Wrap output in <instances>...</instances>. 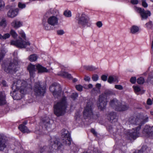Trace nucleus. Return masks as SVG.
<instances>
[{"mask_svg": "<svg viewBox=\"0 0 153 153\" xmlns=\"http://www.w3.org/2000/svg\"><path fill=\"white\" fill-rule=\"evenodd\" d=\"M51 146L49 147L44 146L41 147L39 149V152L38 153H42L45 150L48 152H52L54 149H59L62 147L63 145H70L71 144V140L70 137L64 138L63 139V144L61 143L59 141V139L53 137L51 140Z\"/></svg>", "mask_w": 153, "mask_h": 153, "instance_id": "obj_1", "label": "nucleus"}, {"mask_svg": "<svg viewBox=\"0 0 153 153\" xmlns=\"http://www.w3.org/2000/svg\"><path fill=\"white\" fill-rule=\"evenodd\" d=\"M65 97H63L62 99L54 106V113L58 117L63 115L67 107V103Z\"/></svg>", "mask_w": 153, "mask_h": 153, "instance_id": "obj_2", "label": "nucleus"}, {"mask_svg": "<svg viewBox=\"0 0 153 153\" xmlns=\"http://www.w3.org/2000/svg\"><path fill=\"white\" fill-rule=\"evenodd\" d=\"M30 87V85H28L26 81L21 80L14 82L11 87L13 92L19 90L20 92L22 94H25L29 88Z\"/></svg>", "mask_w": 153, "mask_h": 153, "instance_id": "obj_3", "label": "nucleus"}, {"mask_svg": "<svg viewBox=\"0 0 153 153\" xmlns=\"http://www.w3.org/2000/svg\"><path fill=\"white\" fill-rule=\"evenodd\" d=\"M109 105L116 111H120L126 110L129 108L126 103L120 101L116 98L110 100Z\"/></svg>", "mask_w": 153, "mask_h": 153, "instance_id": "obj_4", "label": "nucleus"}, {"mask_svg": "<svg viewBox=\"0 0 153 153\" xmlns=\"http://www.w3.org/2000/svg\"><path fill=\"white\" fill-rule=\"evenodd\" d=\"M11 45H15L18 48H26L27 46L30 45L29 42L27 40L23 39L21 37H19L18 39L16 41L12 40L10 42Z\"/></svg>", "mask_w": 153, "mask_h": 153, "instance_id": "obj_5", "label": "nucleus"}, {"mask_svg": "<svg viewBox=\"0 0 153 153\" xmlns=\"http://www.w3.org/2000/svg\"><path fill=\"white\" fill-rule=\"evenodd\" d=\"M19 60L17 58L14 59L13 62H10L7 67L4 69V71L7 73H11L13 72H16L19 69L18 63Z\"/></svg>", "mask_w": 153, "mask_h": 153, "instance_id": "obj_6", "label": "nucleus"}, {"mask_svg": "<svg viewBox=\"0 0 153 153\" xmlns=\"http://www.w3.org/2000/svg\"><path fill=\"white\" fill-rule=\"evenodd\" d=\"M51 91L52 92L55 98H58L60 97L62 90L60 86L56 83H53L50 87Z\"/></svg>", "mask_w": 153, "mask_h": 153, "instance_id": "obj_7", "label": "nucleus"}, {"mask_svg": "<svg viewBox=\"0 0 153 153\" xmlns=\"http://www.w3.org/2000/svg\"><path fill=\"white\" fill-rule=\"evenodd\" d=\"M40 84L39 82L35 83L33 87L35 94L36 96H42L45 93V88L41 87Z\"/></svg>", "mask_w": 153, "mask_h": 153, "instance_id": "obj_8", "label": "nucleus"}, {"mask_svg": "<svg viewBox=\"0 0 153 153\" xmlns=\"http://www.w3.org/2000/svg\"><path fill=\"white\" fill-rule=\"evenodd\" d=\"M108 102V100L103 95H100L97 103L98 109L101 111L105 109Z\"/></svg>", "mask_w": 153, "mask_h": 153, "instance_id": "obj_9", "label": "nucleus"}, {"mask_svg": "<svg viewBox=\"0 0 153 153\" xmlns=\"http://www.w3.org/2000/svg\"><path fill=\"white\" fill-rule=\"evenodd\" d=\"M78 24L83 27L89 26V18L85 14H82L78 19Z\"/></svg>", "mask_w": 153, "mask_h": 153, "instance_id": "obj_10", "label": "nucleus"}, {"mask_svg": "<svg viewBox=\"0 0 153 153\" xmlns=\"http://www.w3.org/2000/svg\"><path fill=\"white\" fill-rule=\"evenodd\" d=\"M93 103L91 101L88 102L83 111V115L86 117H91L93 115Z\"/></svg>", "mask_w": 153, "mask_h": 153, "instance_id": "obj_11", "label": "nucleus"}, {"mask_svg": "<svg viewBox=\"0 0 153 153\" xmlns=\"http://www.w3.org/2000/svg\"><path fill=\"white\" fill-rule=\"evenodd\" d=\"M136 10L138 12L140 13L142 19H146L148 16H151V13L149 11H145L144 9L139 7H136Z\"/></svg>", "mask_w": 153, "mask_h": 153, "instance_id": "obj_12", "label": "nucleus"}, {"mask_svg": "<svg viewBox=\"0 0 153 153\" xmlns=\"http://www.w3.org/2000/svg\"><path fill=\"white\" fill-rule=\"evenodd\" d=\"M7 145L6 137L2 134H0V151H2Z\"/></svg>", "mask_w": 153, "mask_h": 153, "instance_id": "obj_13", "label": "nucleus"}, {"mask_svg": "<svg viewBox=\"0 0 153 153\" xmlns=\"http://www.w3.org/2000/svg\"><path fill=\"white\" fill-rule=\"evenodd\" d=\"M141 128L138 126L135 128H133L129 131V135L130 138L134 140L136 139L139 135V131Z\"/></svg>", "mask_w": 153, "mask_h": 153, "instance_id": "obj_14", "label": "nucleus"}, {"mask_svg": "<svg viewBox=\"0 0 153 153\" xmlns=\"http://www.w3.org/2000/svg\"><path fill=\"white\" fill-rule=\"evenodd\" d=\"M53 121L48 117H46L43 119V124L44 127L47 130H49L51 129Z\"/></svg>", "mask_w": 153, "mask_h": 153, "instance_id": "obj_15", "label": "nucleus"}, {"mask_svg": "<svg viewBox=\"0 0 153 153\" xmlns=\"http://www.w3.org/2000/svg\"><path fill=\"white\" fill-rule=\"evenodd\" d=\"M143 133L147 136H153V126L146 125L143 129Z\"/></svg>", "mask_w": 153, "mask_h": 153, "instance_id": "obj_16", "label": "nucleus"}, {"mask_svg": "<svg viewBox=\"0 0 153 153\" xmlns=\"http://www.w3.org/2000/svg\"><path fill=\"white\" fill-rule=\"evenodd\" d=\"M139 120V126L140 127L144 124L149 121V117L147 115L138 114Z\"/></svg>", "mask_w": 153, "mask_h": 153, "instance_id": "obj_17", "label": "nucleus"}, {"mask_svg": "<svg viewBox=\"0 0 153 153\" xmlns=\"http://www.w3.org/2000/svg\"><path fill=\"white\" fill-rule=\"evenodd\" d=\"M19 12V9L18 8L10 9L7 13V16L10 18H13L18 15Z\"/></svg>", "mask_w": 153, "mask_h": 153, "instance_id": "obj_18", "label": "nucleus"}, {"mask_svg": "<svg viewBox=\"0 0 153 153\" xmlns=\"http://www.w3.org/2000/svg\"><path fill=\"white\" fill-rule=\"evenodd\" d=\"M47 22L48 24L52 26H54L58 25V19L55 16H51L48 19Z\"/></svg>", "mask_w": 153, "mask_h": 153, "instance_id": "obj_19", "label": "nucleus"}, {"mask_svg": "<svg viewBox=\"0 0 153 153\" xmlns=\"http://www.w3.org/2000/svg\"><path fill=\"white\" fill-rule=\"evenodd\" d=\"M27 69L29 72L30 77L33 78L35 76V72L36 71L35 65L31 64H29L28 66Z\"/></svg>", "mask_w": 153, "mask_h": 153, "instance_id": "obj_20", "label": "nucleus"}, {"mask_svg": "<svg viewBox=\"0 0 153 153\" xmlns=\"http://www.w3.org/2000/svg\"><path fill=\"white\" fill-rule=\"evenodd\" d=\"M139 121L138 115L131 117L128 120V122L130 124L138 125V126H139Z\"/></svg>", "mask_w": 153, "mask_h": 153, "instance_id": "obj_21", "label": "nucleus"}, {"mask_svg": "<svg viewBox=\"0 0 153 153\" xmlns=\"http://www.w3.org/2000/svg\"><path fill=\"white\" fill-rule=\"evenodd\" d=\"M11 25L14 28L17 29L22 26V22L18 19H15L11 23Z\"/></svg>", "mask_w": 153, "mask_h": 153, "instance_id": "obj_22", "label": "nucleus"}, {"mask_svg": "<svg viewBox=\"0 0 153 153\" xmlns=\"http://www.w3.org/2000/svg\"><path fill=\"white\" fill-rule=\"evenodd\" d=\"M101 95H103L106 99H107V97L111 95H115V92L112 90H105L104 93Z\"/></svg>", "mask_w": 153, "mask_h": 153, "instance_id": "obj_23", "label": "nucleus"}, {"mask_svg": "<svg viewBox=\"0 0 153 153\" xmlns=\"http://www.w3.org/2000/svg\"><path fill=\"white\" fill-rule=\"evenodd\" d=\"M36 67L39 73L48 72L50 71L39 65H37Z\"/></svg>", "mask_w": 153, "mask_h": 153, "instance_id": "obj_24", "label": "nucleus"}, {"mask_svg": "<svg viewBox=\"0 0 153 153\" xmlns=\"http://www.w3.org/2000/svg\"><path fill=\"white\" fill-rule=\"evenodd\" d=\"M139 27L137 26L133 25L130 28V33L133 34H135L139 31Z\"/></svg>", "mask_w": 153, "mask_h": 153, "instance_id": "obj_25", "label": "nucleus"}, {"mask_svg": "<svg viewBox=\"0 0 153 153\" xmlns=\"http://www.w3.org/2000/svg\"><path fill=\"white\" fill-rule=\"evenodd\" d=\"M19 128L20 131L23 133H28L29 132L27 127L23 124L20 125L19 127Z\"/></svg>", "mask_w": 153, "mask_h": 153, "instance_id": "obj_26", "label": "nucleus"}, {"mask_svg": "<svg viewBox=\"0 0 153 153\" xmlns=\"http://www.w3.org/2000/svg\"><path fill=\"white\" fill-rule=\"evenodd\" d=\"M62 136L64 138L70 137V134L68 131L65 129H63L61 132Z\"/></svg>", "mask_w": 153, "mask_h": 153, "instance_id": "obj_27", "label": "nucleus"}, {"mask_svg": "<svg viewBox=\"0 0 153 153\" xmlns=\"http://www.w3.org/2000/svg\"><path fill=\"white\" fill-rule=\"evenodd\" d=\"M108 119L111 122H112L116 117V114L115 112H110L108 115Z\"/></svg>", "mask_w": 153, "mask_h": 153, "instance_id": "obj_28", "label": "nucleus"}, {"mask_svg": "<svg viewBox=\"0 0 153 153\" xmlns=\"http://www.w3.org/2000/svg\"><path fill=\"white\" fill-rule=\"evenodd\" d=\"M59 75L64 77L68 78L69 79H73L71 74H68L66 72H62L59 74Z\"/></svg>", "mask_w": 153, "mask_h": 153, "instance_id": "obj_29", "label": "nucleus"}, {"mask_svg": "<svg viewBox=\"0 0 153 153\" xmlns=\"http://www.w3.org/2000/svg\"><path fill=\"white\" fill-rule=\"evenodd\" d=\"M108 82L109 83H111L115 82H118V80L116 76H110L108 77Z\"/></svg>", "mask_w": 153, "mask_h": 153, "instance_id": "obj_30", "label": "nucleus"}, {"mask_svg": "<svg viewBox=\"0 0 153 153\" xmlns=\"http://www.w3.org/2000/svg\"><path fill=\"white\" fill-rule=\"evenodd\" d=\"M6 103V101L4 97L0 93V105H3Z\"/></svg>", "mask_w": 153, "mask_h": 153, "instance_id": "obj_31", "label": "nucleus"}, {"mask_svg": "<svg viewBox=\"0 0 153 153\" xmlns=\"http://www.w3.org/2000/svg\"><path fill=\"white\" fill-rule=\"evenodd\" d=\"M37 58V57L36 54L31 55L28 57L29 60L31 62L36 61Z\"/></svg>", "mask_w": 153, "mask_h": 153, "instance_id": "obj_32", "label": "nucleus"}, {"mask_svg": "<svg viewBox=\"0 0 153 153\" xmlns=\"http://www.w3.org/2000/svg\"><path fill=\"white\" fill-rule=\"evenodd\" d=\"M83 67L85 70L89 71H94L96 69V68L91 65H84Z\"/></svg>", "mask_w": 153, "mask_h": 153, "instance_id": "obj_33", "label": "nucleus"}, {"mask_svg": "<svg viewBox=\"0 0 153 153\" xmlns=\"http://www.w3.org/2000/svg\"><path fill=\"white\" fill-rule=\"evenodd\" d=\"M146 82L147 83H150L153 84V75L152 74L149 75L146 81Z\"/></svg>", "mask_w": 153, "mask_h": 153, "instance_id": "obj_34", "label": "nucleus"}, {"mask_svg": "<svg viewBox=\"0 0 153 153\" xmlns=\"http://www.w3.org/2000/svg\"><path fill=\"white\" fill-rule=\"evenodd\" d=\"M10 33L12 37L14 38H16L18 36V34L13 29L11 30L10 32Z\"/></svg>", "mask_w": 153, "mask_h": 153, "instance_id": "obj_35", "label": "nucleus"}, {"mask_svg": "<svg viewBox=\"0 0 153 153\" xmlns=\"http://www.w3.org/2000/svg\"><path fill=\"white\" fill-rule=\"evenodd\" d=\"M137 82L138 84H142L144 82L145 80L143 77H141L137 79Z\"/></svg>", "mask_w": 153, "mask_h": 153, "instance_id": "obj_36", "label": "nucleus"}, {"mask_svg": "<svg viewBox=\"0 0 153 153\" xmlns=\"http://www.w3.org/2000/svg\"><path fill=\"white\" fill-rule=\"evenodd\" d=\"M5 53L4 50H2L0 51V62L3 59Z\"/></svg>", "mask_w": 153, "mask_h": 153, "instance_id": "obj_37", "label": "nucleus"}, {"mask_svg": "<svg viewBox=\"0 0 153 153\" xmlns=\"http://www.w3.org/2000/svg\"><path fill=\"white\" fill-rule=\"evenodd\" d=\"M7 25L6 20L5 19H3L0 22V26L5 27Z\"/></svg>", "mask_w": 153, "mask_h": 153, "instance_id": "obj_38", "label": "nucleus"}, {"mask_svg": "<svg viewBox=\"0 0 153 153\" xmlns=\"http://www.w3.org/2000/svg\"><path fill=\"white\" fill-rule=\"evenodd\" d=\"M44 28L46 30H50L52 29L50 25L47 23L44 24Z\"/></svg>", "mask_w": 153, "mask_h": 153, "instance_id": "obj_39", "label": "nucleus"}, {"mask_svg": "<svg viewBox=\"0 0 153 153\" xmlns=\"http://www.w3.org/2000/svg\"><path fill=\"white\" fill-rule=\"evenodd\" d=\"M10 36V34L8 33H6L3 36L1 35V39H8Z\"/></svg>", "mask_w": 153, "mask_h": 153, "instance_id": "obj_40", "label": "nucleus"}, {"mask_svg": "<svg viewBox=\"0 0 153 153\" xmlns=\"http://www.w3.org/2000/svg\"><path fill=\"white\" fill-rule=\"evenodd\" d=\"M19 34L21 36L22 38V39L25 40H26V37L25 34L21 30L19 32Z\"/></svg>", "mask_w": 153, "mask_h": 153, "instance_id": "obj_41", "label": "nucleus"}, {"mask_svg": "<svg viewBox=\"0 0 153 153\" xmlns=\"http://www.w3.org/2000/svg\"><path fill=\"white\" fill-rule=\"evenodd\" d=\"M64 14L67 17H70L71 16V13L70 11H65L64 13Z\"/></svg>", "mask_w": 153, "mask_h": 153, "instance_id": "obj_42", "label": "nucleus"}, {"mask_svg": "<svg viewBox=\"0 0 153 153\" xmlns=\"http://www.w3.org/2000/svg\"><path fill=\"white\" fill-rule=\"evenodd\" d=\"M5 4L2 0H0V10H1L4 7Z\"/></svg>", "mask_w": 153, "mask_h": 153, "instance_id": "obj_43", "label": "nucleus"}, {"mask_svg": "<svg viewBox=\"0 0 153 153\" xmlns=\"http://www.w3.org/2000/svg\"><path fill=\"white\" fill-rule=\"evenodd\" d=\"M78 94L76 93H74L71 96V98L74 100H75L78 97Z\"/></svg>", "mask_w": 153, "mask_h": 153, "instance_id": "obj_44", "label": "nucleus"}, {"mask_svg": "<svg viewBox=\"0 0 153 153\" xmlns=\"http://www.w3.org/2000/svg\"><path fill=\"white\" fill-rule=\"evenodd\" d=\"M75 87L76 89L79 91H81L82 90L83 87L81 85H76Z\"/></svg>", "mask_w": 153, "mask_h": 153, "instance_id": "obj_45", "label": "nucleus"}, {"mask_svg": "<svg viewBox=\"0 0 153 153\" xmlns=\"http://www.w3.org/2000/svg\"><path fill=\"white\" fill-rule=\"evenodd\" d=\"M92 78L93 81H96L98 80L99 76L97 75L94 74L93 75Z\"/></svg>", "mask_w": 153, "mask_h": 153, "instance_id": "obj_46", "label": "nucleus"}, {"mask_svg": "<svg viewBox=\"0 0 153 153\" xmlns=\"http://www.w3.org/2000/svg\"><path fill=\"white\" fill-rule=\"evenodd\" d=\"M18 7L21 9H23L25 8L26 5L24 4H22L21 2H19L18 3Z\"/></svg>", "mask_w": 153, "mask_h": 153, "instance_id": "obj_47", "label": "nucleus"}, {"mask_svg": "<svg viewBox=\"0 0 153 153\" xmlns=\"http://www.w3.org/2000/svg\"><path fill=\"white\" fill-rule=\"evenodd\" d=\"M146 25L149 28H151L153 26V24L152 21H149V22L146 24Z\"/></svg>", "mask_w": 153, "mask_h": 153, "instance_id": "obj_48", "label": "nucleus"}, {"mask_svg": "<svg viewBox=\"0 0 153 153\" xmlns=\"http://www.w3.org/2000/svg\"><path fill=\"white\" fill-rule=\"evenodd\" d=\"M142 5L144 7H148V4L146 2V0H142Z\"/></svg>", "mask_w": 153, "mask_h": 153, "instance_id": "obj_49", "label": "nucleus"}, {"mask_svg": "<svg viewBox=\"0 0 153 153\" xmlns=\"http://www.w3.org/2000/svg\"><path fill=\"white\" fill-rule=\"evenodd\" d=\"M136 79L135 77H132L130 79V82L133 84L136 81Z\"/></svg>", "mask_w": 153, "mask_h": 153, "instance_id": "obj_50", "label": "nucleus"}, {"mask_svg": "<svg viewBox=\"0 0 153 153\" xmlns=\"http://www.w3.org/2000/svg\"><path fill=\"white\" fill-rule=\"evenodd\" d=\"M115 88L119 90H122L123 88V86L120 85H115Z\"/></svg>", "mask_w": 153, "mask_h": 153, "instance_id": "obj_51", "label": "nucleus"}, {"mask_svg": "<svg viewBox=\"0 0 153 153\" xmlns=\"http://www.w3.org/2000/svg\"><path fill=\"white\" fill-rule=\"evenodd\" d=\"M133 88L135 92H139L140 90V88L138 86H133Z\"/></svg>", "mask_w": 153, "mask_h": 153, "instance_id": "obj_52", "label": "nucleus"}, {"mask_svg": "<svg viewBox=\"0 0 153 153\" xmlns=\"http://www.w3.org/2000/svg\"><path fill=\"white\" fill-rule=\"evenodd\" d=\"M96 25L97 27L99 28L101 27L102 25V23L101 21L97 22L96 23Z\"/></svg>", "mask_w": 153, "mask_h": 153, "instance_id": "obj_53", "label": "nucleus"}, {"mask_svg": "<svg viewBox=\"0 0 153 153\" xmlns=\"http://www.w3.org/2000/svg\"><path fill=\"white\" fill-rule=\"evenodd\" d=\"M57 33L58 35H62L64 33V32L63 30H57Z\"/></svg>", "mask_w": 153, "mask_h": 153, "instance_id": "obj_54", "label": "nucleus"}, {"mask_svg": "<svg viewBox=\"0 0 153 153\" xmlns=\"http://www.w3.org/2000/svg\"><path fill=\"white\" fill-rule=\"evenodd\" d=\"M131 2L132 4H136L138 3V1L137 0H131Z\"/></svg>", "mask_w": 153, "mask_h": 153, "instance_id": "obj_55", "label": "nucleus"}, {"mask_svg": "<svg viewBox=\"0 0 153 153\" xmlns=\"http://www.w3.org/2000/svg\"><path fill=\"white\" fill-rule=\"evenodd\" d=\"M101 79L104 81H106L107 79V77L105 75H103L101 77Z\"/></svg>", "mask_w": 153, "mask_h": 153, "instance_id": "obj_56", "label": "nucleus"}, {"mask_svg": "<svg viewBox=\"0 0 153 153\" xmlns=\"http://www.w3.org/2000/svg\"><path fill=\"white\" fill-rule=\"evenodd\" d=\"M84 80L85 81L89 82L90 80V78L88 76H85L84 78Z\"/></svg>", "mask_w": 153, "mask_h": 153, "instance_id": "obj_57", "label": "nucleus"}, {"mask_svg": "<svg viewBox=\"0 0 153 153\" xmlns=\"http://www.w3.org/2000/svg\"><path fill=\"white\" fill-rule=\"evenodd\" d=\"M152 102L151 99H148L147 101V104L148 105H152Z\"/></svg>", "mask_w": 153, "mask_h": 153, "instance_id": "obj_58", "label": "nucleus"}, {"mask_svg": "<svg viewBox=\"0 0 153 153\" xmlns=\"http://www.w3.org/2000/svg\"><path fill=\"white\" fill-rule=\"evenodd\" d=\"M93 87V85L91 84L88 85L87 87H85L86 89L91 88Z\"/></svg>", "mask_w": 153, "mask_h": 153, "instance_id": "obj_59", "label": "nucleus"}, {"mask_svg": "<svg viewBox=\"0 0 153 153\" xmlns=\"http://www.w3.org/2000/svg\"><path fill=\"white\" fill-rule=\"evenodd\" d=\"M91 132L94 135H96L97 133L95 130L94 129H92L91 130Z\"/></svg>", "mask_w": 153, "mask_h": 153, "instance_id": "obj_60", "label": "nucleus"}, {"mask_svg": "<svg viewBox=\"0 0 153 153\" xmlns=\"http://www.w3.org/2000/svg\"><path fill=\"white\" fill-rule=\"evenodd\" d=\"M96 87L99 89H100L101 87V85L100 83H97L96 85Z\"/></svg>", "mask_w": 153, "mask_h": 153, "instance_id": "obj_61", "label": "nucleus"}, {"mask_svg": "<svg viewBox=\"0 0 153 153\" xmlns=\"http://www.w3.org/2000/svg\"><path fill=\"white\" fill-rule=\"evenodd\" d=\"M133 153H142V152L141 151L138 150L135 151Z\"/></svg>", "mask_w": 153, "mask_h": 153, "instance_id": "obj_62", "label": "nucleus"}, {"mask_svg": "<svg viewBox=\"0 0 153 153\" xmlns=\"http://www.w3.org/2000/svg\"><path fill=\"white\" fill-rule=\"evenodd\" d=\"M32 49L31 48H26V51H31L32 50Z\"/></svg>", "mask_w": 153, "mask_h": 153, "instance_id": "obj_63", "label": "nucleus"}, {"mask_svg": "<svg viewBox=\"0 0 153 153\" xmlns=\"http://www.w3.org/2000/svg\"><path fill=\"white\" fill-rule=\"evenodd\" d=\"M77 81V79L76 78H74L73 79V82H75Z\"/></svg>", "mask_w": 153, "mask_h": 153, "instance_id": "obj_64", "label": "nucleus"}]
</instances>
